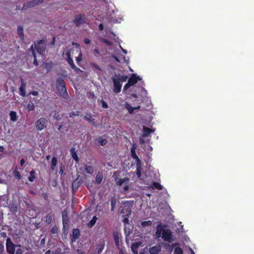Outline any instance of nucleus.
<instances>
[{
    "label": "nucleus",
    "mask_w": 254,
    "mask_h": 254,
    "mask_svg": "<svg viewBox=\"0 0 254 254\" xmlns=\"http://www.w3.org/2000/svg\"><path fill=\"white\" fill-rule=\"evenodd\" d=\"M174 254H183V250L179 247H176L174 252Z\"/></svg>",
    "instance_id": "36"
},
{
    "label": "nucleus",
    "mask_w": 254,
    "mask_h": 254,
    "mask_svg": "<svg viewBox=\"0 0 254 254\" xmlns=\"http://www.w3.org/2000/svg\"><path fill=\"white\" fill-rule=\"evenodd\" d=\"M124 231H125V233L126 234V236H129V235L130 234V233L131 232L129 230H128V232H127V230L126 227L125 228Z\"/></svg>",
    "instance_id": "52"
},
{
    "label": "nucleus",
    "mask_w": 254,
    "mask_h": 254,
    "mask_svg": "<svg viewBox=\"0 0 254 254\" xmlns=\"http://www.w3.org/2000/svg\"><path fill=\"white\" fill-rule=\"evenodd\" d=\"M125 107L128 112H130L134 111L135 110L138 109L140 108V106H137L136 107H132L130 104H129L127 103H126L125 104Z\"/></svg>",
    "instance_id": "23"
},
{
    "label": "nucleus",
    "mask_w": 254,
    "mask_h": 254,
    "mask_svg": "<svg viewBox=\"0 0 254 254\" xmlns=\"http://www.w3.org/2000/svg\"><path fill=\"white\" fill-rule=\"evenodd\" d=\"M82 54L81 53H80L79 55L78 56V57H77L76 58V61L77 64H79L80 62H81V61H82Z\"/></svg>",
    "instance_id": "41"
},
{
    "label": "nucleus",
    "mask_w": 254,
    "mask_h": 254,
    "mask_svg": "<svg viewBox=\"0 0 254 254\" xmlns=\"http://www.w3.org/2000/svg\"><path fill=\"white\" fill-rule=\"evenodd\" d=\"M0 236L2 238H6V233L5 232H2L0 233Z\"/></svg>",
    "instance_id": "60"
},
{
    "label": "nucleus",
    "mask_w": 254,
    "mask_h": 254,
    "mask_svg": "<svg viewBox=\"0 0 254 254\" xmlns=\"http://www.w3.org/2000/svg\"><path fill=\"white\" fill-rule=\"evenodd\" d=\"M16 245L14 244L10 238H7L6 242V251L9 254H14Z\"/></svg>",
    "instance_id": "4"
},
{
    "label": "nucleus",
    "mask_w": 254,
    "mask_h": 254,
    "mask_svg": "<svg viewBox=\"0 0 254 254\" xmlns=\"http://www.w3.org/2000/svg\"><path fill=\"white\" fill-rule=\"evenodd\" d=\"M53 63L52 62L44 63L42 64L43 68L47 70V72L50 71L53 67Z\"/></svg>",
    "instance_id": "16"
},
{
    "label": "nucleus",
    "mask_w": 254,
    "mask_h": 254,
    "mask_svg": "<svg viewBox=\"0 0 254 254\" xmlns=\"http://www.w3.org/2000/svg\"><path fill=\"white\" fill-rule=\"evenodd\" d=\"M17 34H18L19 38H20V39L23 40L24 36V33H23V28L22 26H19L17 27Z\"/></svg>",
    "instance_id": "22"
},
{
    "label": "nucleus",
    "mask_w": 254,
    "mask_h": 254,
    "mask_svg": "<svg viewBox=\"0 0 254 254\" xmlns=\"http://www.w3.org/2000/svg\"><path fill=\"white\" fill-rule=\"evenodd\" d=\"M90 66L92 68H95L99 71H101V68L99 67V66L97 64H96L95 63H91Z\"/></svg>",
    "instance_id": "40"
},
{
    "label": "nucleus",
    "mask_w": 254,
    "mask_h": 254,
    "mask_svg": "<svg viewBox=\"0 0 254 254\" xmlns=\"http://www.w3.org/2000/svg\"><path fill=\"white\" fill-rule=\"evenodd\" d=\"M114 239L115 241V243L116 246L117 247H119L120 246L119 244V236L118 234H114Z\"/></svg>",
    "instance_id": "31"
},
{
    "label": "nucleus",
    "mask_w": 254,
    "mask_h": 254,
    "mask_svg": "<svg viewBox=\"0 0 254 254\" xmlns=\"http://www.w3.org/2000/svg\"><path fill=\"white\" fill-rule=\"evenodd\" d=\"M129 179L127 178H124L123 179H120L119 180V181L117 182V184L118 185L121 186H122L124 183L128 182Z\"/></svg>",
    "instance_id": "30"
},
{
    "label": "nucleus",
    "mask_w": 254,
    "mask_h": 254,
    "mask_svg": "<svg viewBox=\"0 0 254 254\" xmlns=\"http://www.w3.org/2000/svg\"><path fill=\"white\" fill-rule=\"evenodd\" d=\"M29 4H30V6H33L38 4V1H36V0H33L30 1L29 2Z\"/></svg>",
    "instance_id": "46"
},
{
    "label": "nucleus",
    "mask_w": 254,
    "mask_h": 254,
    "mask_svg": "<svg viewBox=\"0 0 254 254\" xmlns=\"http://www.w3.org/2000/svg\"><path fill=\"white\" fill-rule=\"evenodd\" d=\"M136 175L138 178H140L141 176V172L138 168L136 170Z\"/></svg>",
    "instance_id": "53"
},
{
    "label": "nucleus",
    "mask_w": 254,
    "mask_h": 254,
    "mask_svg": "<svg viewBox=\"0 0 254 254\" xmlns=\"http://www.w3.org/2000/svg\"><path fill=\"white\" fill-rule=\"evenodd\" d=\"M54 215L53 214H52V213H48V214H47L46 215V216L45 217V222L47 224H51L53 220V218L54 217Z\"/></svg>",
    "instance_id": "18"
},
{
    "label": "nucleus",
    "mask_w": 254,
    "mask_h": 254,
    "mask_svg": "<svg viewBox=\"0 0 254 254\" xmlns=\"http://www.w3.org/2000/svg\"><path fill=\"white\" fill-rule=\"evenodd\" d=\"M129 214H130V213L128 214L127 215V217H125L123 219V222L125 224H127L128 223L129 220H128V217L129 216Z\"/></svg>",
    "instance_id": "45"
},
{
    "label": "nucleus",
    "mask_w": 254,
    "mask_h": 254,
    "mask_svg": "<svg viewBox=\"0 0 254 254\" xmlns=\"http://www.w3.org/2000/svg\"><path fill=\"white\" fill-rule=\"evenodd\" d=\"M152 187L158 190H162L163 189V187L157 182H153L152 184Z\"/></svg>",
    "instance_id": "29"
},
{
    "label": "nucleus",
    "mask_w": 254,
    "mask_h": 254,
    "mask_svg": "<svg viewBox=\"0 0 254 254\" xmlns=\"http://www.w3.org/2000/svg\"><path fill=\"white\" fill-rule=\"evenodd\" d=\"M105 242L104 241L100 242L96 247V251L98 254H100L103 250L105 247Z\"/></svg>",
    "instance_id": "17"
},
{
    "label": "nucleus",
    "mask_w": 254,
    "mask_h": 254,
    "mask_svg": "<svg viewBox=\"0 0 254 254\" xmlns=\"http://www.w3.org/2000/svg\"><path fill=\"white\" fill-rule=\"evenodd\" d=\"M138 244L137 243L134 244L133 243L131 246V249L132 252L135 253L134 249H137L138 247Z\"/></svg>",
    "instance_id": "44"
},
{
    "label": "nucleus",
    "mask_w": 254,
    "mask_h": 254,
    "mask_svg": "<svg viewBox=\"0 0 254 254\" xmlns=\"http://www.w3.org/2000/svg\"><path fill=\"white\" fill-rule=\"evenodd\" d=\"M97 218L96 216L92 217V219L87 224V226L89 228H92L96 223Z\"/></svg>",
    "instance_id": "25"
},
{
    "label": "nucleus",
    "mask_w": 254,
    "mask_h": 254,
    "mask_svg": "<svg viewBox=\"0 0 254 254\" xmlns=\"http://www.w3.org/2000/svg\"><path fill=\"white\" fill-rule=\"evenodd\" d=\"M84 168L85 172L87 174L92 175L94 172V167L92 166L85 165Z\"/></svg>",
    "instance_id": "20"
},
{
    "label": "nucleus",
    "mask_w": 254,
    "mask_h": 254,
    "mask_svg": "<svg viewBox=\"0 0 254 254\" xmlns=\"http://www.w3.org/2000/svg\"><path fill=\"white\" fill-rule=\"evenodd\" d=\"M130 86H131V84L127 82L124 87L123 91L125 92L127 89H128Z\"/></svg>",
    "instance_id": "43"
},
{
    "label": "nucleus",
    "mask_w": 254,
    "mask_h": 254,
    "mask_svg": "<svg viewBox=\"0 0 254 254\" xmlns=\"http://www.w3.org/2000/svg\"><path fill=\"white\" fill-rule=\"evenodd\" d=\"M85 118L90 123H92L93 125H94V119H92V117L90 115V114H87L85 116Z\"/></svg>",
    "instance_id": "37"
},
{
    "label": "nucleus",
    "mask_w": 254,
    "mask_h": 254,
    "mask_svg": "<svg viewBox=\"0 0 254 254\" xmlns=\"http://www.w3.org/2000/svg\"><path fill=\"white\" fill-rule=\"evenodd\" d=\"M25 162V159L23 158H22L20 161V164L21 166H23Z\"/></svg>",
    "instance_id": "56"
},
{
    "label": "nucleus",
    "mask_w": 254,
    "mask_h": 254,
    "mask_svg": "<svg viewBox=\"0 0 254 254\" xmlns=\"http://www.w3.org/2000/svg\"><path fill=\"white\" fill-rule=\"evenodd\" d=\"M152 223V221L150 220L144 221L141 223L142 226L143 227L151 226Z\"/></svg>",
    "instance_id": "33"
},
{
    "label": "nucleus",
    "mask_w": 254,
    "mask_h": 254,
    "mask_svg": "<svg viewBox=\"0 0 254 254\" xmlns=\"http://www.w3.org/2000/svg\"><path fill=\"white\" fill-rule=\"evenodd\" d=\"M4 251V246L3 244L0 242V254H1Z\"/></svg>",
    "instance_id": "51"
},
{
    "label": "nucleus",
    "mask_w": 254,
    "mask_h": 254,
    "mask_svg": "<svg viewBox=\"0 0 254 254\" xmlns=\"http://www.w3.org/2000/svg\"><path fill=\"white\" fill-rule=\"evenodd\" d=\"M21 85L19 88V94L22 97H24L26 95V83L22 78H20Z\"/></svg>",
    "instance_id": "10"
},
{
    "label": "nucleus",
    "mask_w": 254,
    "mask_h": 254,
    "mask_svg": "<svg viewBox=\"0 0 254 254\" xmlns=\"http://www.w3.org/2000/svg\"><path fill=\"white\" fill-rule=\"evenodd\" d=\"M59 231V228L56 225H54L51 230V233L52 234H57Z\"/></svg>",
    "instance_id": "35"
},
{
    "label": "nucleus",
    "mask_w": 254,
    "mask_h": 254,
    "mask_svg": "<svg viewBox=\"0 0 254 254\" xmlns=\"http://www.w3.org/2000/svg\"><path fill=\"white\" fill-rule=\"evenodd\" d=\"M130 86H131V84L127 82L124 87L123 91L125 92L127 89H128Z\"/></svg>",
    "instance_id": "42"
},
{
    "label": "nucleus",
    "mask_w": 254,
    "mask_h": 254,
    "mask_svg": "<svg viewBox=\"0 0 254 254\" xmlns=\"http://www.w3.org/2000/svg\"><path fill=\"white\" fill-rule=\"evenodd\" d=\"M15 254H22V251L21 249H18L16 250Z\"/></svg>",
    "instance_id": "58"
},
{
    "label": "nucleus",
    "mask_w": 254,
    "mask_h": 254,
    "mask_svg": "<svg viewBox=\"0 0 254 254\" xmlns=\"http://www.w3.org/2000/svg\"><path fill=\"white\" fill-rule=\"evenodd\" d=\"M141 78L139 76L137 75L136 74H132L130 77L128 79V82H129L131 86L135 84L138 80H140Z\"/></svg>",
    "instance_id": "8"
},
{
    "label": "nucleus",
    "mask_w": 254,
    "mask_h": 254,
    "mask_svg": "<svg viewBox=\"0 0 254 254\" xmlns=\"http://www.w3.org/2000/svg\"><path fill=\"white\" fill-rule=\"evenodd\" d=\"M72 236L71 237V241L72 242H75L76 240L78 239L80 236V231L77 228H74L72 229Z\"/></svg>",
    "instance_id": "9"
},
{
    "label": "nucleus",
    "mask_w": 254,
    "mask_h": 254,
    "mask_svg": "<svg viewBox=\"0 0 254 254\" xmlns=\"http://www.w3.org/2000/svg\"><path fill=\"white\" fill-rule=\"evenodd\" d=\"M85 16L84 14H78L74 17L73 20V22L75 24L76 26L78 27L82 24L85 23Z\"/></svg>",
    "instance_id": "7"
},
{
    "label": "nucleus",
    "mask_w": 254,
    "mask_h": 254,
    "mask_svg": "<svg viewBox=\"0 0 254 254\" xmlns=\"http://www.w3.org/2000/svg\"><path fill=\"white\" fill-rule=\"evenodd\" d=\"M97 140L102 146L105 145L107 142L106 139H103L102 137H99L97 139Z\"/></svg>",
    "instance_id": "34"
},
{
    "label": "nucleus",
    "mask_w": 254,
    "mask_h": 254,
    "mask_svg": "<svg viewBox=\"0 0 254 254\" xmlns=\"http://www.w3.org/2000/svg\"><path fill=\"white\" fill-rule=\"evenodd\" d=\"M113 82V91L115 93H119L121 91L122 84L118 81L117 77L112 78Z\"/></svg>",
    "instance_id": "6"
},
{
    "label": "nucleus",
    "mask_w": 254,
    "mask_h": 254,
    "mask_svg": "<svg viewBox=\"0 0 254 254\" xmlns=\"http://www.w3.org/2000/svg\"><path fill=\"white\" fill-rule=\"evenodd\" d=\"M46 242V239L45 238H42L41 240L40 244L42 245H45Z\"/></svg>",
    "instance_id": "61"
},
{
    "label": "nucleus",
    "mask_w": 254,
    "mask_h": 254,
    "mask_svg": "<svg viewBox=\"0 0 254 254\" xmlns=\"http://www.w3.org/2000/svg\"><path fill=\"white\" fill-rule=\"evenodd\" d=\"M9 115L12 121L14 122L17 120L16 112H10Z\"/></svg>",
    "instance_id": "32"
},
{
    "label": "nucleus",
    "mask_w": 254,
    "mask_h": 254,
    "mask_svg": "<svg viewBox=\"0 0 254 254\" xmlns=\"http://www.w3.org/2000/svg\"><path fill=\"white\" fill-rule=\"evenodd\" d=\"M84 42L85 44L87 45L90 43L91 41L89 39L85 38L84 39Z\"/></svg>",
    "instance_id": "54"
},
{
    "label": "nucleus",
    "mask_w": 254,
    "mask_h": 254,
    "mask_svg": "<svg viewBox=\"0 0 254 254\" xmlns=\"http://www.w3.org/2000/svg\"><path fill=\"white\" fill-rule=\"evenodd\" d=\"M57 159L55 156L52 158L51 164V169L52 170L54 171L55 170L57 164Z\"/></svg>",
    "instance_id": "24"
},
{
    "label": "nucleus",
    "mask_w": 254,
    "mask_h": 254,
    "mask_svg": "<svg viewBox=\"0 0 254 254\" xmlns=\"http://www.w3.org/2000/svg\"><path fill=\"white\" fill-rule=\"evenodd\" d=\"M29 94L36 96L38 95L39 92L37 91H32L30 92Z\"/></svg>",
    "instance_id": "49"
},
{
    "label": "nucleus",
    "mask_w": 254,
    "mask_h": 254,
    "mask_svg": "<svg viewBox=\"0 0 254 254\" xmlns=\"http://www.w3.org/2000/svg\"><path fill=\"white\" fill-rule=\"evenodd\" d=\"M117 201L115 197H112L111 199V211H114L116 205Z\"/></svg>",
    "instance_id": "26"
},
{
    "label": "nucleus",
    "mask_w": 254,
    "mask_h": 254,
    "mask_svg": "<svg viewBox=\"0 0 254 254\" xmlns=\"http://www.w3.org/2000/svg\"><path fill=\"white\" fill-rule=\"evenodd\" d=\"M103 179V175L102 172L99 171L97 174L95 178V183L96 184L99 185L101 183Z\"/></svg>",
    "instance_id": "13"
},
{
    "label": "nucleus",
    "mask_w": 254,
    "mask_h": 254,
    "mask_svg": "<svg viewBox=\"0 0 254 254\" xmlns=\"http://www.w3.org/2000/svg\"><path fill=\"white\" fill-rule=\"evenodd\" d=\"M162 238L164 241L171 243L174 241L172 233L170 229L162 230Z\"/></svg>",
    "instance_id": "3"
},
{
    "label": "nucleus",
    "mask_w": 254,
    "mask_h": 254,
    "mask_svg": "<svg viewBox=\"0 0 254 254\" xmlns=\"http://www.w3.org/2000/svg\"><path fill=\"white\" fill-rule=\"evenodd\" d=\"M67 62L71 66V68L73 69L75 71L79 72V71H81L79 68L76 66L71 58L67 59Z\"/></svg>",
    "instance_id": "14"
},
{
    "label": "nucleus",
    "mask_w": 254,
    "mask_h": 254,
    "mask_svg": "<svg viewBox=\"0 0 254 254\" xmlns=\"http://www.w3.org/2000/svg\"><path fill=\"white\" fill-rule=\"evenodd\" d=\"M102 106L103 108H108L107 104L104 101H102Z\"/></svg>",
    "instance_id": "55"
},
{
    "label": "nucleus",
    "mask_w": 254,
    "mask_h": 254,
    "mask_svg": "<svg viewBox=\"0 0 254 254\" xmlns=\"http://www.w3.org/2000/svg\"><path fill=\"white\" fill-rule=\"evenodd\" d=\"M35 106L34 104L33 103H29L27 105V109H28L29 111H32L34 110Z\"/></svg>",
    "instance_id": "39"
},
{
    "label": "nucleus",
    "mask_w": 254,
    "mask_h": 254,
    "mask_svg": "<svg viewBox=\"0 0 254 254\" xmlns=\"http://www.w3.org/2000/svg\"><path fill=\"white\" fill-rule=\"evenodd\" d=\"M81 182L80 180L77 179L72 183V189L73 190H76L81 185Z\"/></svg>",
    "instance_id": "15"
},
{
    "label": "nucleus",
    "mask_w": 254,
    "mask_h": 254,
    "mask_svg": "<svg viewBox=\"0 0 254 254\" xmlns=\"http://www.w3.org/2000/svg\"><path fill=\"white\" fill-rule=\"evenodd\" d=\"M78 113V112H76V113H75V112H70L69 114V116L71 117L72 115L78 116L79 114Z\"/></svg>",
    "instance_id": "57"
},
{
    "label": "nucleus",
    "mask_w": 254,
    "mask_h": 254,
    "mask_svg": "<svg viewBox=\"0 0 254 254\" xmlns=\"http://www.w3.org/2000/svg\"><path fill=\"white\" fill-rule=\"evenodd\" d=\"M59 112H55L54 117L57 120H59L60 118H59V115H58Z\"/></svg>",
    "instance_id": "63"
},
{
    "label": "nucleus",
    "mask_w": 254,
    "mask_h": 254,
    "mask_svg": "<svg viewBox=\"0 0 254 254\" xmlns=\"http://www.w3.org/2000/svg\"><path fill=\"white\" fill-rule=\"evenodd\" d=\"M155 131V128H150L145 126L143 127L142 137H147L151 133H153Z\"/></svg>",
    "instance_id": "11"
},
{
    "label": "nucleus",
    "mask_w": 254,
    "mask_h": 254,
    "mask_svg": "<svg viewBox=\"0 0 254 254\" xmlns=\"http://www.w3.org/2000/svg\"><path fill=\"white\" fill-rule=\"evenodd\" d=\"M70 154L71 155L72 158L73 159H74L75 161H78V157L77 156V154L75 151V148L72 147L70 149Z\"/></svg>",
    "instance_id": "21"
},
{
    "label": "nucleus",
    "mask_w": 254,
    "mask_h": 254,
    "mask_svg": "<svg viewBox=\"0 0 254 254\" xmlns=\"http://www.w3.org/2000/svg\"><path fill=\"white\" fill-rule=\"evenodd\" d=\"M130 152L131 157L137 161H139V158L135 153V148L134 147H132L131 148Z\"/></svg>",
    "instance_id": "28"
},
{
    "label": "nucleus",
    "mask_w": 254,
    "mask_h": 254,
    "mask_svg": "<svg viewBox=\"0 0 254 254\" xmlns=\"http://www.w3.org/2000/svg\"><path fill=\"white\" fill-rule=\"evenodd\" d=\"M56 85L61 97L64 99H67L68 98V94L65 87L64 79L62 78H58L56 80Z\"/></svg>",
    "instance_id": "1"
},
{
    "label": "nucleus",
    "mask_w": 254,
    "mask_h": 254,
    "mask_svg": "<svg viewBox=\"0 0 254 254\" xmlns=\"http://www.w3.org/2000/svg\"><path fill=\"white\" fill-rule=\"evenodd\" d=\"M64 57L67 60V59L71 58V55H70V51L69 50H67L66 51V52L63 54Z\"/></svg>",
    "instance_id": "38"
},
{
    "label": "nucleus",
    "mask_w": 254,
    "mask_h": 254,
    "mask_svg": "<svg viewBox=\"0 0 254 254\" xmlns=\"http://www.w3.org/2000/svg\"><path fill=\"white\" fill-rule=\"evenodd\" d=\"M115 77H117L118 81H120L121 83L126 82L128 79V76L127 75H121L119 74L118 75H116Z\"/></svg>",
    "instance_id": "19"
},
{
    "label": "nucleus",
    "mask_w": 254,
    "mask_h": 254,
    "mask_svg": "<svg viewBox=\"0 0 254 254\" xmlns=\"http://www.w3.org/2000/svg\"><path fill=\"white\" fill-rule=\"evenodd\" d=\"M112 57H113V58L114 59V60L116 62H117L118 63L120 62L119 59L116 56H113Z\"/></svg>",
    "instance_id": "64"
},
{
    "label": "nucleus",
    "mask_w": 254,
    "mask_h": 254,
    "mask_svg": "<svg viewBox=\"0 0 254 254\" xmlns=\"http://www.w3.org/2000/svg\"><path fill=\"white\" fill-rule=\"evenodd\" d=\"M35 178V172L34 170H33L31 171H30V175L28 177V179L29 181H30V182H33L34 181Z\"/></svg>",
    "instance_id": "27"
},
{
    "label": "nucleus",
    "mask_w": 254,
    "mask_h": 254,
    "mask_svg": "<svg viewBox=\"0 0 254 254\" xmlns=\"http://www.w3.org/2000/svg\"><path fill=\"white\" fill-rule=\"evenodd\" d=\"M129 189V186L128 185H126L124 187V190L125 192L127 191Z\"/></svg>",
    "instance_id": "62"
},
{
    "label": "nucleus",
    "mask_w": 254,
    "mask_h": 254,
    "mask_svg": "<svg viewBox=\"0 0 254 254\" xmlns=\"http://www.w3.org/2000/svg\"><path fill=\"white\" fill-rule=\"evenodd\" d=\"M161 251V247L159 245H156L155 246L150 248L149 250L150 254H157Z\"/></svg>",
    "instance_id": "12"
},
{
    "label": "nucleus",
    "mask_w": 254,
    "mask_h": 254,
    "mask_svg": "<svg viewBox=\"0 0 254 254\" xmlns=\"http://www.w3.org/2000/svg\"><path fill=\"white\" fill-rule=\"evenodd\" d=\"M63 224L64 228H66V227H68V222H66L64 218L63 219Z\"/></svg>",
    "instance_id": "50"
},
{
    "label": "nucleus",
    "mask_w": 254,
    "mask_h": 254,
    "mask_svg": "<svg viewBox=\"0 0 254 254\" xmlns=\"http://www.w3.org/2000/svg\"><path fill=\"white\" fill-rule=\"evenodd\" d=\"M45 254H58V253L57 251H53L49 250L45 252Z\"/></svg>",
    "instance_id": "48"
},
{
    "label": "nucleus",
    "mask_w": 254,
    "mask_h": 254,
    "mask_svg": "<svg viewBox=\"0 0 254 254\" xmlns=\"http://www.w3.org/2000/svg\"><path fill=\"white\" fill-rule=\"evenodd\" d=\"M48 120L45 118H41L36 123V127L38 131H41L47 127Z\"/></svg>",
    "instance_id": "5"
},
{
    "label": "nucleus",
    "mask_w": 254,
    "mask_h": 254,
    "mask_svg": "<svg viewBox=\"0 0 254 254\" xmlns=\"http://www.w3.org/2000/svg\"><path fill=\"white\" fill-rule=\"evenodd\" d=\"M33 64H34L35 65H36V66L38 65L39 64H38V61H37V58H35V59H34Z\"/></svg>",
    "instance_id": "59"
},
{
    "label": "nucleus",
    "mask_w": 254,
    "mask_h": 254,
    "mask_svg": "<svg viewBox=\"0 0 254 254\" xmlns=\"http://www.w3.org/2000/svg\"><path fill=\"white\" fill-rule=\"evenodd\" d=\"M14 174L16 178L18 179H20L21 178V175L20 173L17 171H14Z\"/></svg>",
    "instance_id": "47"
},
{
    "label": "nucleus",
    "mask_w": 254,
    "mask_h": 254,
    "mask_svg": "<svg viewBox=\"0 0 254 254\" xmlns=\"http://www.w3.org/2000/svg\"><path fill=\"white\" fill-rule=\"evenodd\" d=\"M34 46L35 49L39 54L42 55L44 54L46 49V44L44 40H39L34 42Z\"/></svg>",
    "instance_id": "2"
}]
</instances>
